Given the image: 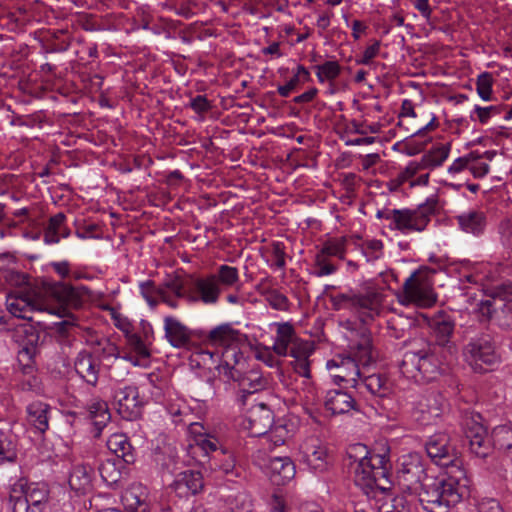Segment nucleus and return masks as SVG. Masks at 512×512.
Instances as JSON below:
<instances>
[{
  "mask_svg": "<svg viewBox=\"0 0 512 512\" xmlns=\"http://www.w3.org/2000/svg\"><path fill=\"white\" fill-rule=\"evenodd\" d=\"M389 454L387 446L369 450L366 445L356 443L348 447L345 465L355 480L388 479L392 468Z\"/></svg>",
  "mask_w": 512,
  "mask_h": 512,
  "instance_id": "f03ea898",
  "label": "nucleus"
},
{
  "mask_svg": "<svg viewBox=\"0 0 512 512\" xmlns=\"http://www.w3.org/2000/svg\"><path fill=\"white\" fill-rule=\"evenodd\" d=\"M478 313L481 322L495 321L504 329L512 327V301L501 296H492L483 300L478 305Z\"/></svg>",
  "mask_w": 512,
  "mask_h": 512,
  "instance_id": "9b49d317",
  "label": "nucleus"
},
{
  "mask_svg": "<svg viewBox=\"0 0 512 512\" xmlns=\"http://www.w3.org/2000/svg\"><path fill=\"white\" fill-rule=\"evenodd\" d=\"M266 473L271 479L293 480L296 475V467L289 457H274L269 460Z\"/></svg>",
  "mask_w": 512,
  "mask_h": 512,
  "instance_id": "2f4dec72",
  "label": "nucleus"
},
{
  "mask_svg": "<svg viewBox=\"0 0 512 512\" xmlns=\"http://www.w3.org/2000/svg\"><path fill=\"white\" fill-rule=\"evenodd\" d=\"M17 457L16 446L9 431L0 429V465L14 462Z\"/></svg>",
  "mask_w": 512,
  "mask_h": 512,
  "instance_id": "79ce46f5",
  "label": "nucleus"
},
{
  "mask_svg": "<svg viewBox=\"0 0 512 512\" xmlns=\"http://www.w3.org/2000/svg\"><path fill=\"white\" fill-rule=\"evenodd\" d=\"M435 208L436 201L431 200L419 205L416 209H381L377 211L376 217L389 221V229L409 234L424 231Z\"/></svg>",
  "mask_w": 512,
  "mask_h": 512,
  "instance_id": "0eeeda50",
  "label": "nucleus"
},
{
  "mask_svg": "<svg viewBox=\"0 0 512 512\" xmlns=\"http://www.w3.org/2000/svg\"><path fill=\"white\" fill-rule=\"evenodd\" d=\"M381 42L379 40H374L373 43L366 47L360 57L355 59L356 64L358 65H370L372 60L378 56L380 52Z\"/></svg>",
  "mask_w": 512,
  "mask_h": 512,
  "instance_id": "13d9d810",
  "label": "nucleus"
},
{
  "mask_svg": "<svg viewBox=\"0 0 512 512\" xmlns=\"http://www.w3.org/2000/svg\"><path fill=\"white\" fill-rule=\"evenodd\" d=\"M337 271V266L334 265L329 259L328 256L323 254L322 252H318L314 258V265L312 274L316 277H324L328 275H332Z\"/></svg>",
  "mask_w": 512,
  "mask_h": 512,
  "instance_id": "09e8293b",
  "label": "nucleus"
},
{
  "mask_svg": "<svg viewBox=\"0 0 512 512\" xmlns=\"http://www.w3.org/2000/svg\"><path fill=\"white\" fill-rule=\"evenodd\" d=\"M166 409L169 415L172 417L173 423L176 425L186 424L187 419L191 418L192 416L189 407L183 401L170 402L168 403Z\"/></svg>",
  "mask_w": 512,
  "mask_h": 512,
  "instance_id": "3c124183",
  "label": "nucleus"
},
{
  "mask_svg": "<svg viewBox=\"0 0 512 512\" xmlns=\"http://www.w3.org/2000/svg\"><path fill=\"white\" fill-rule=\"evenodd\" d=\"M400 301L403 304H415L419 307H430L435 303L436 297L432 283L425 272L414 271L405 280Z\"/></svg>",
  "mask_w": 512,
  "mask_h": 512,
  "instance_id": "9d476101",
  "label": "nucleus"
},
{
  "mask_svg": "<svg viewBox=\"0 0 512 512\" xmlns=\"http://www.w3.org/2000/svg\"><path fill=\"white\" fill-rule=\"evenodd\" d=\"M215 277L217 284L223 289L241 288L239 271L236 267L226 264L220 265L216 273L211 274Z\"/></svg>",
  "mask_w": 512,
  "mask_h": 512,
  "instance_id": "4c0bfd02",
  "label": "nucleus"
},
{
  "mask_svg": "<svg viewBox=\"0 0 512 512\" xmlns=\"http://www.w3.org/2000/svg\"><path fill=\"white\" fill-rule=\"evenodd\" d=\"M93 472V469L89 465L77 463L73 465L70 471L69 480H81L83 478H89Z\"/></svg>",
  "mask_w": 512,
  "mask_h": 512,
  "instance_id": "338daca9",
  "label": "nucleus"
},
{
  "mask_svg": "<svg viewBox=\"0 0 512 512\" xmlns=\"http://www.w3.org/2000/svg\"><path fill=\"white\" fill-rule=\"evenodd\" d=\"M463 355L472 369L480 373L492 369L500 362L495 342L489 334L472 338L464 347Z\"/></svg>",
  "mask_w": 512,
  "mask_h": 512,
  "instance_id": "1a4fd4ad",
  "label": "nucleus"
},
{
  "mask_svg": "<svg viewBox=\"0 0 512 512\" xmlns=\"http://www.w3.org/2000/svg\"><path fill=\"white\" fill-rule=\"evenodd\" d=\"M140 293L151 308H155L160 302L166 304L172 309L178 308V302L175 301L163 288L156 286L154 281L147 280L139 285Z\"/></svg>",
  "mask_w": 512,
  "mask_h": 512,
  "instance_id": "bb28decb",
  "label": "nucleus"
},
{
  "mask_svg": "<svg viewBox=\"0 0 512 512\" xmlns=\"http://www.w3.org/2000/svg\"><path fill=\"white\" fill-rule=\"evenodd\" d=\"M233 363L226 359L218 365L219 374L228 380L236 382L239 387L237 402L245 405L246 398L249 395L266 389L269 385V379L265 377L258 364H249L244 359L240 351H232Z\"/></svg>",
  "mask_w": 512,
  "mask_h": 512,
  "instance_id": "20e7f679",
  "label": "nucleus"
},
{
  "mask_svg": "<svg viewBox=\"0 0 512 512\" xmlns=\"http://www.w3.org/2000/svg\"><path fill=\"white\" fill-rule=\"evenodd\" d=\"M51 407L42 401H34L27 405V421L38 432L44 433L49 428V413Z\"/></svg>",
  "mask_w": 512,
  "mask_h": 512,
  "instance_id": "c85d7f7f",
  "label": "nucleus"
},
{
  "mask_svg": "<svg viewBox=\"0 0 512 512\" xmlns=\"http://www.w3.org/2000/svg\"><path fill=\"white\" fill-rule=\"evenodd\" d=\"M505 107V105H491L487 107L475 105L470 119L472 121H479L481 124H486L493 116L501 114Z\"/></svg>",
  "mask_w": 512,
  "mask_h": 512,
  "instance_id": "de8ad7c7",
  "label": "nucleus"
},
{
  "mask_svg": "<svg viewBox=\"0 0 512 512\" xmlns=\"http://www.w3.org/2000/svg\"><path fill=\"white\" fill-rule=\"evenodd\" d=\"M331 302L335 310H348L360 321L357 333L359 336L361 329L370 333L366 325L373 322L384 310L383 295L375 289H368L363 293L353 290L338 293L331 297Z\"/></svg>",
  "mask_w": 512,
  "mask_h": 512,
  "instance_id": "423d86ee",
  "label": "nucleus"
},
{
  "mask_svg": "<svg viewBox=\"0 0 512 512\" xmlns=\"http://www.w3.org/2000/svg\"><path fill=\"white\" fill-rule=\"evenodd\" d=\"M313 352V344L300 338H298L288 349V355L294 360L309 358Z\"/></svg>",
  "mask_w": 512,
  "mask_h": 512,
  "instance_id": "603ef678",
  "label": "nucleus"
},
{
  "mask_svg": "<svg viewBox=\"0 0 512 512\" xmlns=\"http://www.w3.org/2000/svg\"><path fill=\"white\" fill-rule=\"evenodd\" d=\"M362 255L366 258L367 262H375L383 257L384 245L381 240L370 239L364 241L360 245Z\"/></svg>",
  "mask_w": 512,
  "mask_h": 512,
  "instance_id": "c03bdc74",
  "label": "nucleus"
},
{
  "mask_svg": "<svg viewBox=\"0 0 512 512\" xmlns=\"http://www.w3.org/2000/svg\"><path fill=\"white\" fill-rule=\"evenodd\" d=\"M375 358L371 333L361 329L360 339L351 345L349 355H339L328 360L326 368L335 384L346 383L354 388L358 377L361 376V370L370 366Z\"/></svg>",
  "mask_w": 512,
  "mask_h": 512,
  "instance_id": "f257e3e1",
  "label": "nucleus"
},
{
  "mask_svg": "<svg viewBox=\"0 0 512 512\" xmlns=\"http://www.w3.org/2000/svg\"><path fill=\"white\" fill-rule=\"evenodd\" d=\"M7 309L11 315L17 318L33 322V313L43 311L44 306L32 299L27 294L11 295L7 299Z\"/></svg>",
  "mask_w": 512,
  "mask_h": 512,
  "instance_id": "412c9836",
  "label": "nucleus"
},
{
  "mask_svg": "<svg viewBox=\"0 0 512 512\" xmlns=\"http://www.w3.org/2000/svg\"><path fill=\"white\" fill-rule=\"evenodd\" d=\"M460 228L474 235H480L484 232L487 220L486 215L481 210H469L456 217Z\"/></svg>",
  "mask_w": 512,
  "mask_h": 512,
  "instance_id": "c756f323",
  "label": "nucleus"
},
{
  "mask_svg": "<svg viewBox=\"0 0 512 512\" xmlns=\"http://www.w3.org/2000/svg\"><path fill=\"white\" fill-rule=\"evenodd\" d=\"M66 215L59 212L51 216L43 229V242L47 245L58 244L63 238H68L71 234L66 225Z\"/></svg>",
  "mask_w": 512,
  "mask_h": 512,
  "instance_id": "b1692460",
  "label": "nucleus"
},
{
  "mask_svg": "<svg viewBox=\"0 0 512 512\" xmlns=\"http://www.w3.org/2000/svg\"><path fill=\"white\" fill-rule=\"evenodd\" d=\"M222 288L217 284L211 274L207 277L190 279L189 302L201 301L207 305H214L219 301Z\"/></svg>",
  "mask_w": 512,
  "mask_h": 512,
  "instance_id": "dca6fc26",
  "label": "nucleus"
},
{
  "mask_svg": "<svg viewBox=\"0 0 512 512\" xmlns=\"http://www.w3.org/2000/svg\"><path fill=\"white\" fill-rule=\"evenodd\" d=\"M171 488L181 495H186L188 491H191V494H195L202 488V482H173Z\"/></svg>",
  "mask_w": 512,
  "mask_h": 512,
  "instance_id": "0e129e2a",
  "label": "nucleus"
},
{
  "mask_svg": "<svg viewBox=\"0 0 512 512\" xmlns=\"http://www.w3.org/2000/svg\"><path fill=\"white\" fill-rule=\"evenodd\" d=\"M377 512H406L402 500L395 497L391 488L379 486L377 482H356Z\"/></svg>",
  "mask_w": 512,
  "mask_h": 512,
  "instance_id": "f8f14e48",
  "label": "nucleus"
},
{
  "mask_svg": "<svg viewBox=\"0 0 512 512\" xmlns=\"http://www.w3.org/2000/svg\"><path fill=\"white\" fill-rule=\"evenodd\" d=\"M459 482H436V489L433 492L432 498L429 500L434 503H457L463 495L455 486Z\"/></svg>",
  "mask_w": 512,
  "mask_h": 512,
  "instance_id": "c9c22d12",
  "label": "nucleus"
},
{
  "mask_svg": "<svg viewBox=\"0 0 512 512\" xmlns=\"http://www.w3.org/2000/svg\"><path fill=\"white\" fill-rule=\"evenodd\" d=\"M246 418L249 424L248 428L250 429L247 433L256 436L266 435L274 420L273 412L264 403L252 406L248 410Z\"/></svg>",
  "mask_w": 512,
  "mask_h": 512,
  "instance_id": "aec40b11",
  "label": "nucleus"
},
{
  "mask_svg": "<svg viewBox=\"0 0 512 512\" xmlns=\"http://www.w3.org/2000/svg\"><path fill=\"white\" fill-rule=\"evenodd\" d=\"M500 234L502 243L512 248V218L505 219L501 222Z\"/></svg>",
  "mask_w": 512,
  "mask_h": 512,
  "instance_id": "774afa93",
  "label": "nucleus"
},
{
  "mask_svg": "<svg viewBox=\"0 0 512 512\" xmlns=\"http://www.w3.org/2000/svg\"><path fill=\"white\" fill-rule=\"evenodd\" d=\"M97 343L101 347L100 356L103 360L117 359L119 357L118 347L109 339L102 338Z\"/></svg>",
  "mask_w": 512,
  "mask_h": 512,
  "instance_id": "052dcab7",
  "label": "nucleus"
},
{
  "mask_svg": "<svg viewBox=\"0 0 512 512\" xmlns=\"http://www.w3.org/2000/svg\"><path fill=\"white\" fill-rule=\"evenodd\" d=\"M131 350L136 354L137 358L132 355H125L123 359L130 361L133 365H138V358L147 359L150 357L148 342L138 333L133 332L126 338Z\"/></svg>",
  "mask_w": 512,
  "mask_h": 512,
  "instance_id": "58836bf2",
  "label": "nucleus"
},
{
  "mask_svg": "<svg viewBox=\"0 0 512 512\" xmlns=\"http://www.w3.org/2000/svg\"><path fill=\"white\" fill-rule=\"evenodd\" d=\"M430 327L436 339L432 345H439L440 350L452 354L455 351V346L450 343L455 328L452 318L446 314L436 315L432 318Z\"/></svg>",
  "mask_w": 512,
  "mask_h": 512,
  "instance_id": "6ab92c4d",
  "label": "nucleus"
},
{
  "mask_svg": "<svg viewBox=\"0 0 512 512\" xmlns=\"http://www.w3.org/2000/svg\"><path fill=\"white\" fill-rule=\"evenodd\" d=\"M189 106L197 114H204L212 108V104L205 95H197L196 97L192 98Z\"/></svg>",
  "mask_w": 512,
  "mask_h": 512,
  "instance_id": "69168bd1",
  "label": "nucleus"
},
{
  "mask_svg": "<svg viewBox=\"0 0 512 512\" xmlns=\"http://www.w3.org/2000/svg\"><path fill=\"white\" fill-rule=\"evenodd\" d=\"M65 35V31L60 30L54 34L53 40L46 48L47 53H63L70 47V40L68 38L62 39L61 36Z\"/></svg>",
  "mask_w": 512,
  "mask_h": 512,
  "instance_id": "4d7b16f0",
  "label": "nucleus"
},
{
  "mask_svg": "<svg viewBox=\"0 0 512 512\" xmlns=\"http://www.w3.org/2000/svg\"><path fill=\"white\" fill-rule=\"evenodd\" d=\"M447 354L440 350L439 345L423 340L416 341L413 348L404 353L400 370L407 378L431 381L439 374Z\"/></svg>",
  "mask_w": 512,
  "mask_h": 512,
  "instance_id": "7ed1b4c3",
  "label": "nucleus"
},
{
  "mask_svg": "<svg viewBox=\"0 0 512 512\" xmlns=\"http://www.w3.org/2000/svg\"><path fill=\"white\" fill-rule=\"evenodd\" d=\"M16 341L19 343L18 362H34L41 343V333L31 324H23L16 329Z\"/></svg>",
  "mask_w": 512,
  "mask_h": 512,
  "instance_id": "2eb2a0df",
  "label": "nucleus"
},
{
  "mask_svg": "<svg viewBox=\"0 0 512 512\" xmlns=\"http://www.w3.org/2000/svg\"><path fill=\"white\" fill-rule=\"evenodd\" d=\"M272 325L277 328L273 351L279 356H288L289 347L298 339L293 325L289 322H275Z\"/></svg>",
  "mask_w": 512,
  "mask_h": 512,
  "instance_id": "cd10ccee",
  "label": "nucleus"
},
{
  "mask_svg": "<svg viewBox=\"0 0 512 512\" xmlns=\"http://www.w3.org/2000/svg\"><path fill=\"white\" fill-rule=\"evenodd\" d=\"M88 413L91 419L94 420V424L96 425L99 431L106 425L107 421L110 419L107 403L99 399H93L88 404Z\"/></svg>",
  "mask_w": 512,
  "mask_h": 512,
  "instance_id": "ea45409f",
  "label": "nucleus"
},
{
  "mask_svg": "<svg viewBox=\"0 0 512 512\" xmlns=\"http://www.w3.org/2000/svg\"><path fill=\"white\" fill-rule=\"evenodd\" d=\"M127 465L128 463L123 462L120 458L105 459L98 467L101 480H120L127 477L129 475Z\"/></svg>",
  "mask_w": 512,
  "mask_h": 512,
  "instance_id": "72a5a7b5",
  "label": "nucleus"
},
{
  "mask_svg": "<svg viewBox=\"0 0 512 512\" xmlns=\"http://www.w3.org/2000/svg\"><path fill=\"white\" fill-rule=\"evenodd\" d=\"M205 455L221 451L222 454L226 453V450L220 444V441L215 436L208 434L204 438H198V442L195 443Z\"/></svg>",
  "mask_w": 512,
  "mask_h": 512,
  "instance_id": "6e6d98bb",
  "label": "nucleus"
},
{
  "mask_svg": "<svg viewBox=\"0 0 512 512\" xmlns=\"http://www.w3.org/2000/svg\"><path fill=\"white\" fill-rule=\"evenodd\" d=\"M451 150V144H437L433 146L429 151L423 154L420 159V165L424 169L433 170L443 165V163L449 157Z\"/></svg>",
  "mask_w": 512,
  "mask_h": 512,
  "instance_id": "473e14b6",
  "label": "nucleus"
},
{
  "mask_svg": "<svg viewBox=\"0 0 512 512\" xmlns=\"http://www.w3.org/2000/svg\"><path fill=\"white\" fill-rule=\"evenodd\" d=\"M122 503L125 506L127 512H137V509L142 506L143 500L140 496H138L133 490H127L121 497ZM98 512H121L118 509L110 508L101 510Z\"/></svg>",
  "mask_w": 512,
  "mask_h": 512,
  "instance_id": "5fc2aeb1",
  "label": "nucleus"
},
{
  "mask_svg": "<svg viewBox=\"0 0 512 512\" xmlns=\"http://www.w3.org/2000/svg\"><path fill=\"white\" fill-rule=\"evenodd\" d=\"M265 300L275 310L288 311L290 307V301L286 295L278 291L277 289H268L264 292Z\"/></svg>",
  "mask_w": 512,
  "mask_h": 512,
  "instance_id": "864d4df0",
  "label": "nucleus"
},
{
  "mask_svg": "<svg viewBox=\"0 0 512 512\" xmlns=\"http://www.w3.org/2000/svg\"><path fill=\"white\" fill-rule=\"evenodd\" d=\"M426 451L432 461L445 468V476L442 480H464L466 471L462 467V461L457 457V450L451 443L447 433H436L426 443Z\"/></svg>",
  "mask_w": 512,
  "mask_h": 512,
  "instance_id": "6e6552de",
  "label": "nucleus"
},
{
  "mask_svg": "<svg viewBox=\"0 0 512 512\" xmlns=\"http://www.w3.org/2000/svg\"><path fill=\"white\" fill-rule=\"evenodd\" d=\"M479 158L474 152L469 153L468 155L459 157L453 161V163L448 167V173L450 174H458L464 171L465 169H469V165L472 161H475Z\"/></svg>",
  "mask_w": 512,
  "mask_h": 512,
  "instance_id": "bf43d9fd",
  "label": "nucleus"
},
{
  "mask_svg": "<svg viewBox=\"0 0 512 512\" xmlns=\"http://www.w3.org/2000/svg\"><path fill=\"white\" fill-rule=\"evenodd\" d=\"M21 365L22 379L19 381V388L22 391L41 394L43 392L42 381L35 373L34 362L24 361Z\"/></svg>",
  "mask_w": 512,
  "mask_h": 512,
  "instance_id": "f704fd0d",
  "label": "nucleus"
},
{
  "mask_svg": "<svg viewBox=\"0 0 512 512\" xmlns=\"http://www.w3.org/2000/svg\"><path fill=\"white\" fill-rule=\"evenodd\" d=\"M463 431L471 453L480 458L487 457L493 447L502 451L512 445V429L506 425H500L493 429L491 442L487 429L482 423V416L478 413H471L465 417Z\"/></svg>",
  "mask_w": 512,
  "mask_h": 512,
  "instance_id": "39448f33",
  "label": "nucleus"
},
{
  "mask_svg": "<svg viewBox=\"0 0 512 512\" xmlns=\"http://www.w3.org/2000/svg\"><path fill=\"white\" fill-rule=\"evenodd\" d=\"M271 253H272V256L275 260L274 262V265L279 268V269H283L285 268L286 266V261H285V256H286V253H285V245L283 242H280V241H275L272 243L271 245Z\"/></svg>",
  "mask_w": 512,
  "mask_h": 512,
  "instance_id": "e2e57ef3",
  "label": "nucleus"
},
{
  "mask_svg": "<svg viewBox=\"0 0 512 512\" xmlns=\"http://www.w3.org/2000/svg\"><path fill=\"white\" fill-rule=\"evenodd\" d=\"M108 450L113 454L112 457L120 458L123 462L131 464L135 457L132 452V446L126 437L121 433L112 434L106 442Z\"/></svg>",
  "mask_w": 512,
  "mask_h": 512,
  "instance_id": "7c9ffc66",
  "label": "nucleus"
},
{
  "mask_svg": "<svg viewBox=\"0 0 512 512\" xmlns=\"http://www.w3.org/2000/svg\"><path fill=\"white\" fill-rule=\"evenodd\" d=\"M493 83V76L489 72H483L477 76L476 91L482 100L491 101L493 99Z\"/></svg>",
  "mask_w": 512,
  "mask_h": 512,
  "instance_id": "49530a36",
  "label": "nucleus"
},
{
  "mask_svg": "<svg viewBox=\"0 0 512 512\" xmlns=\"http://www.w3.org/2000/svg\"><path fill=\"white\" fill-rule=\"evenodd\" d=\"M401 465L402 468L398 471L397 475L399 479L410 476L411 478H414V480H422V478L426 476L417 457H411L409 460H404Z\"/></svg>",
  "mask_w": 512,
  "mask_h": 512,
  "instance_id": "37998d69",
  "label": "nucleus"
},
{
  "mask_svg": "<svg viewBox=\"0 0 512 512\" xmlns=\"http://www.w3.org/2000/svg\"><path fill=\"white\" fill-rule=\"evenodd\" d=\"M207 343L212 346L225 347L223 360L232 358V351H239L238 345L245 341V335L235 329L232 324L224 323L209 330L206 335Z\"/></svg>",
  "mask_w": 512,
  "mask_h": 512,
  "instance_id": "4468645a",
  "label": "nucleus"
},
{
  "mask_svg": "<svg viewBox=\"0 0 512 512\" xmlns=\"http://www.w3.org/2000/svg\"><path fill=\"white\" fill-rule=\"evenodd\" d=\"M315 70L319 82L324 83L336 79L340 75L341 67L337 61H326L316 65Z\"/></svg>",
  "mask_w": 512,
  "mask_h": 512,
  "instance_id": "8fccbe9b",
  "label": "nucleus"
},
{
  "mask_svg": "<svg viewBox=\"0 0 512 512\" xmlns=\"http://www.w3.org/2000/svg\"><path fill=\"white\" fill-rule=\"evenodd\" d=\"M76 373L89 385L96 386L99 378V363L85 350L78 353L74 363Z\"/></svg>",
  "mask_w": 512,
  "mask_h": 512,
  "instance_id": "393cba45",
  "label": "nucleus"
},
{
  "mask_svg": "<svg viewBox=\"0 0 512 512\" xmlns=\"http://www.w3.org/2000/svg\"><path fill=\"white\" fill-rule=\"evenodd\" d=\"M369 367L361 370L354 388L362 395L384 398L391 393V384L382 374L369 373Z\"/></svg>",
  "mask_w": 512,
  "mask_h": 512,
  "instance_id": "f3484780",
  "label": "nucleus"
},
{
  "mask_svg": "<svg viewBox=\"0 0 512 512\" xmlns=\"http://www.w3.org/2000/svg\"><path fill=\"white\" fill-rule=\"evenodd\" d=\"M301 452L303 462L315 473L326 471L331 464L326 447L321 445L318 439H310L304 443Z\"/></svg>",
  "mask_w": 512,
  "mask_h": 512,
  "instance_id": "a211bd4d",
  "label": "nucleus"
},
{
  "mask_svg": "<svg viewBox=\"0 0 512 512\" xmlns=\"http://www.w3.org/2000/svg\"><path fill=\"white\" fill-rule=\"evenodd\" d=\"M287 430L284 427L275 428L270 434L264 437V440L269 443V448H275L283 445L287 437Z\"/></svg>",
  "mask_w": 512,
  "mask_h": 512,
  "instance_id": "680f3d73",
  "label": "nucleus"
},
{
  "mask_svg": "<svg viewBox=\"0 0 512 512\" xmlns=\"http://www.w3.org/2000/svg\"><path fill=\"white\" fill-rule=\"evenodd\" d=\"M113 399L119 415L126 420H134L141 414L142 402L135 385L117 384L113 388Z\"/></svg>",
  "mask_w": 512,
  "mask_h": 512,
  "instance_id": "ddd939ff",
  "label": "nucleus"
},
{
  "mask_svg": "<svg viewBox=\"0 0 512 512\" xmlns=\"http://www.w3.org/2000/svg\"><path fill=\"white\" fill-rule=\"evenodd\" d=\"M165 339L175 348L186 347L192 339V331L174 316H166L163 320Z\"/></svg>",
  "mask_w": 512,
  "mask_h": 512,
  "instance_id": "4be33fe9",
  "label": "nucleus"
},
{
  "mask_svg": "<svg viewBox=\"0 0 512 512\" xmlns=\"http://www.w3.org/2000/svg\"><path fill=\"white\" fill-rule=\"evenodd\" d=\"M55 293L61 302L74 309L82 307L91 295L85 286H72L65 283L58 285Z\"/></svg>",
  "mask_w": 512,
  "mask_h": 512,
  "instance_id": "a878e982",
  "label": "nucleus"
},
{
  "mask_svg": "<svg viewBox=\"0 0 512 512\" xmlns=\"http://www.w3.org/2000/svg\"><path fill=\"white\" fill-rule=\"evenodd\" d=\"M31 489V487H23L22 491L25 494L24 498H17L15 502V507H24L26 510H31V512H39L40 505L46 499V494L44 491L36 492L33 490L32 493L28 494L27 490Z\"/></svg>",
  "mask_w": 512,
  "mask_h": 512,
  "instance_id": "a19ab883",
  "label": "nucleus"
},
{
  "mask_svg": "<svg viewBox=\"0 0 512 512\" xmlns=\"http://www.w3.org/2000/svg\"><path fill=\"white\" fill-rule=\"evenodd\" d=\"M324 406L333 415H339L356 409V401L348 392L333 389L326 392Z\"/></svg>",
  "mask_w": 512,
  "mask_h": 512,
  "instance_id": "5701e85b",
  "label": "nucleus"
},
{
  "mask_svg": "<svg viewBox=\"0 0 512 512\" xmlns=\"http://www.w3.org/2000/svg\"><path fill=\"white\" fill-rule=\"evenodd\" d=\"M160 288H163L175 301L186 299L189 302L190 280L184 281L179 276H169Z\"/></svg>",
  "mask_w": 512,
  "mask_h": 512,
  "instance_id": "e433bc0d",
  "label": "nucleus"
},
{
  "mask_svg": "<svg viewBox=\"0 0 512 512\" xmlns=\"http://www.w3.org/2000/svg\"><path fill=\"white\" fill-rule=\"evenodd\" d=\"M346 243L347 240L345 237L328 239L322 244L319 251L328 257L333 256L339 259H344Z\"/></svg>",
  "mask_w": 512,
  "mask_h": 512,
  "instance_id": "a18cd8bd",
  "label": "nucleus"
}]
</instances>
